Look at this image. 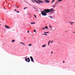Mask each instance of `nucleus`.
<instances>
[{
	"label": "nucleus",
	"instance_id": "obj_25",
	"mask_svg": "<svg viewBox=\"0 0 75 75\" xmlns=\"http://www.w3.org/2000/svg\"><path fill=\"white\" fill-rule=\"evenodd\" d=\"M27 8V7L24 8V9H25V8Z\"/></svg>",
	"mask_w": 75,
	"mask_h": 75
},
{
	"label": "nucleus",
	"instance_id": "obj_11",
	"mask_svg": "<svg viewBox=\"0 0 75 75\" xmlns=\"http://www.w3.org/2000/svg\"><path fill=\"white\" fill-rule=\"evenodd\" d=\"M30 24H35V23H31Z\"/></svg>",
	"mask_w": 75,
	"mask_h": 75
},
{
	"label": "nucleus",
	"instance_id": "obj_47",
	"mask_svg": "<svg viewBox=\"0 0 75 75\" xmlns=\"http://www.w3.org/2000/svg\"><path fill=\"white\" fill-rule=\"evenodd\" d=\"M13 6H14V5Z\"/></svg>",
	"mask_w": 75,
	"mask_h": 75
},
{
	"label": "nucleus",
	"instance_id": "obj_16",
	"mask_svg": "<svg viewBox=\"0 0 75 75\" xmlns=\"http://www.w3.org/2000/svg\"><path fill=\"white\" fill-rule=\"evenodd\" d=\"M45 33H47L48 34H49V33L48 32H45Z\"/></svg>",
	"mask_w": 75,
	"mask_h": 75
},
{
	"label": "nucleus",
	"instance_id": "obj_15",
	"mask_svg": "<svg viewBox=\"0 0 75 75\" xmlns=\"http://www.w3.org/2000/svg\"><path fill=\"white\" fill-rule=\"evenodd\" d=\"M58 3V1H57L56 2V3L55 4H57V3Z\"/></svg>",
	"mask_w": 75,
	"mask_h": 75
},
{
	"label": "nucleus",
	"instance_id": "obj_31",
	"mask_svg": "<svg viewBox=\"0 0 75 75\" xmlns=\"http://www.w3.org/2000/svg\"><path fill=\"white\" fill-rule=\"evenodd\" d=\"M14 11H17V10H16V9L14 10Z\"/></svg>",
	"mask_w": 75,
	"mask_h": 75
},
{
	"label": "nucleus",
	"instance_id": "obj_38",
	"mask_svg": "<svg viewBox=\"0 0 75 75\" xmlns=\"http://www.w3.org/2000/svg\"><path fill=\"white\" fill-rule=\"evenodd\" d=\"M73 23H71V25H73V24H72Z\"/></svg>",
	"mask_w": 75,
	"mask_h": 75
},
{
	"label": "nucleus",
	"instance_id": "obj_26",
	"mask_svg": "<svg viewBox=\"0 0 75 75\" xmlns=\"http://www.w3.org/2000/svg\"><path fill=\"white\" fill-rule=\"evenodd\" d=\"M44 35H47L45 34H44Z\"/></svg>",
	"mask_w": 75,
	"mask_h": 75
},
{
	"label": "nucleus",
	"instance_id": "obj_5",
	"mask_svg": "<svg viewBox=\"0 0 75 75\" xmlns=\"http://www.w3.org/2000/svg\"><path fill=\"white\" fill-rule=\"evenodd\" d=\"M56 6H57V4H55V5L52 6V7H53V8H55Z\"/></svg>",
	"mask_w": 75,
	"mask_h": 75
},
{
	"label": "nucleus",
	"instance_id": "obj_32",
	"mask_svg": "<svg viewBox=\"0 0 75 75\" xmlns=\"http://www.w3.org/2000/svg\"><path fill=\"white\" fill-rule=\"evenodd\" d=\"M23 42H20V43H21V44H23Z\"/></svg>",
	"mask_w": 75,
	"mask_h": 75
},
{
	"label": "nucleus",
	"instance_id": "obj_39",
	"mask_svg": "<svg viewBox=\"0 0 75 75\" xmlns=\"http://www.w3.org/2000/svg\"><path fill=\"white\" fill-rule=\"evenodd\" d=\"M73 33H75V32H73Z\"/></svg>",
	"mask_w": 75,
	"mask_h": 75
},
{
	"label": "nucleus",
	"instance_id": "obj_8",
	"mask_svg": "<svg viewBox=\"0 0 75 75\" xmlns=\"http://www.w3.org/2000/svg\"><path fill=\"white\" fill-rule=\"evenodd\" d=\"M46 47V45H44L42 46V47Z\"/></svg>",
	"mask_w": 75,
	"mask_h": 75
},
{
	"label": "nucleus",
	"instance_id": "obj_28",
	"mask_svg": "<svg viewBox=\"0 0 75 75\" xmlns=\"http://www.w3.org/2000/svg\"><path fill=\"white\" fill-rule=\"evenodd\" d=\"M34 32H35L36 31V30H34Z\"/></svg>",
	"mask_w": 75,
	"mask_h": 75
},
{
	"label": "nucleus",
	"instance_id": "obj_33",
	"mask_svg": "<svg viewBox=\"0 0 75 75\" xmlns=\"http://www.w3.org/2000/svg\"><path fill=\"white\" fill-rule=\"evenodd\" d=\"M28 33H30V31H28Z\"/></svg>",
	"mask_w": 75,
	"mask_h": 75
},
{
	"label": "nucleus",
	"instance_id": "obj_42",
	"mask_svg": "<svg viewBox=\"0 0 75 75\" xmlns=\"http://www.w3.org/2000/svg\"><path fill=\"white\" fill-rule=\"evenodd\" d=\"M34 1H35L36 0H34Z\"/></svg>",
	"mask_w": 75,
	"mask_h": 75
},
{
	"label": "nucleus",
	"instance_id": "obj_24",
	"mask_svg": "<svg viewBox=\"0 0 75 75\" xmlns=\"http://www.w3.org/2000/svg\"><path fill=\"white\" fill-rule=\"evenodd\" d=\"M62 1V0H59V1Z\"/></svg>",
	"mask_w": 75,
	"mask_h": 75
},
{
	"label": "nucleus",
	"instance_id": "obj_17",
	"mask_svg": "<svg viewBox=\"0 0 75 75\" xmlns=\"http://www.w3.org/2000/svg\"><path fill=\"white\" fill-rule=\"evenodd\" d=\"M45 28H47H47H48V27H47V26H45Z\"/></svg>",
	"mask_w": 75,
	"mask_h": 75
},
{
	"label": "nucleus",
	"instance_id": "obj_6",
	"mask_svg": "<svg viewBox=\"0 0 75 75\" xmlns=\"http://www.w3.org/2000/svg\"><path fill=\"white\" fill-rule=\"evenodd\" d=\"M45 3H50V1L48 0L45 1Z\"/></svg>",
	"mask_w": 75,
	"mask_h": 75
},
{
	"label": "nucleus",
	"instance_id": "obj_13",
	"mask_svg": "<svg viewBox=\"0 0 75 75\" xmlns=\"http://www.w3.org/2000/svg\"><path fill=\"white\" fill-rule=\"evenodd\" d=\"M35 2H36V3H38L39 2L38 1H36V0H35Z\"/></svg>",
	"mask_w": 75,
	"mask_h": 75
},
{
	"label": "nucleus",
	"instance_id": "obj_10",
	"mask_svg": "<svg viewBox=\"0 0 75 75\" xmlns=\"http://www.w3.org/2000/svg\"><path fill=\"white\" fill-rule=\"evenodd\" d=\"M14 41H15V40H12V42H14Z\"/></svg>",
	"mask_w": 75,
	"mask_h": 75
},
{
	"label": "nucleus",
	"instance_id": "obj_46",
	"mask_svg": "<svg viewBox=\"0 0 75 75\" xmlns=\"http://www.w3.org/2000/svg\"><path fill=\"white\" fill-rule=\"evenodd\" d=\"M28 25L30 26V25Z\"/></svg>",
	"mask_w": 75,
	"mask_h": 75
},
{
	"label": "nucleus",
	"instance_id": "obj_9",
	"mask_svg": "<svg viewBox=\"0 0 75 75\" xmlns=\"http://www.w3.org/2000/svg\"><path fill=\"white\" fill-rule=\"evenodd\" d=\"M51 42V41H49L48 43V45H49V44H50V42Z\"/></svg>",
	"mask_w": 75,
	"mask_h": 75
},
{
	"label": "nucleus",
	"instance_id": "obj_36",
	"mask_svg": "<svg viewBox=\"0 0 75 75\" xmlns=\"http://www.w3.org/2000/svg\"><path fill=\"white\" fill-rule=\"evenodd\" d=\"M65 62H64V61H63V63H64Z\"/></svg>",
	"mask_w": 75,
	"mask_h": 75
},
{
	"label": "nucleus",
	"instance_id": "obj_21",
	"mask_svg": "<svg viewBox=\"0 0 75 75\" xmlns=\"http://www.w3.org/2000/svg\"><path fill=\"white\" fill-rule=\"evenodd\" d=\"M31 0V1H33V3H35V2H34V1H33V0Z\"/></svg>",
	"mask_w": 75,
	"mask_h": 75
},
{
	"label": "nucleus",
	"instance_id": "obj_7",
	"mask_svg": "<svg viewBox=\"0 0 75 75\" xmlns=\"http://www.w3.org/2000/svg\"><path fill=\"white\" fill-rule=\"evenodd\" d=\"M39 2H40V3H43V1H40Z\"/></svg>",
	"mask_w": 75,
	"mask_h": 75
},
{
	"label": "nucleus",
	"instance_id": "obj_35",
	"mask_svg": "<svg viewBox=\"0 0 75 75\" xmlns=\"http://www.w3.org/2000/svg\"><path fill=\"white\" fill-rule=\"evenodd\" d=\"M16 7H17L18 8V6H16Z\"/></svg>",
	"mask_w": 75,
	"mask_h": 75
},
{
	"label": "nucleus",
	"instance_id": "obj_19",
	"mask_svg": "<svg viewBox=\"0 0 75 75\" xmlns=\"http://www.w3.org/2000/svg\"><path fill=\"white\" fill-rule=\"evenodd\" d=\"M31 44H29V45H29V46H31Z\"/></svg>",
	"mask_w": 75,
	"mask_h": 75
},
{
	"label": "nucleus",
	"instance_id": "obj_22",
	"mask_svg": "<svg viewBox=\"0 0 75 75\" xmlns=\"http://www.w3.org/2000/svg\"><path fill=\"white\" fill-rule=\"evenodd\" d=\"M52 42H53V40L51 41V43H52Z\"/></svg>",
	"mask_w": 75,
	"mask_h": 75
},
{
	"label": "nucleus",
	"instance_id": "obj_23",
	"mask_svg": "<svg viewBox=\"0 0 75 75\" xmlns=\"http://www.w3.org/2000/svg\"><path fill=\"white\" fill-rule=\"evenodd\" d=\"M49 27L50 28H52V26H50Z\"/></svg>",
	"mask_w": 75,
	"mask_h": 75
},
{
	"label": "nucleus",
	"instance_id": "obj_48",
	"mask_svg": "<svg viewBox=\"0 0 75 75\" xmlns=\"http://www.w3.org/2000/svg\"><path fill=\"white\" fill-rule=\"evenodd\" d=\"M13 6H14V5Z\"/></svg>",
	"mask_w": 75,
	"mask_h": 75
},
{
	"label": "nucleus",
	"instance_id": "obj_41",
	"mask_svg": "<svg viewBox=\"0 0 75 75\" xmlns=\"http://www.w3.org/2000/svg\"><path fill=\"white\" fill-rule=\"evenodd\" d=\"M39 3V4H40V3L39 2V3Z\"/></svg>",
	"mask_w": 75,
	"mask_h": 75
},
{
	"label": "nucleus",
	"instance_id": "obj_20",
	"mask_svg": "<svg viewBox=\"0 0 75 75\" xmlns=\"http://www.w3.org/2000/svg\"><path fill=\"white\" fill-rule=\"evenodd\" d=\"M34 16L35 17V18H36L37 17L35 15H34Z\"/></svg>",
	"mask_w": 75,
	"mask_h": 75
},
{
	"label": "nucleus",
	"instance_id": "obj_37",
	"mask_svg": "<svg viewBox=\"0 0 75 75\" xmlns=\"http://www.w3.org/2000/svg\"><path fill=\"white\" fill-rule=\"evenodd\" d=\"M37 1H40V0H37Z\"/></svg>",
	"mask_w": 75,
	"mask_h": 75
},
{
	"label": "nucleus",
	"instance_id": "obj_45",
	"mask_svg": "<svg viewBox=\"0 0 75 75\" xmlns=\"http://www.w3.org/2000/svg\"><path fill=\"white\" fill-rule=\"evenodd\" d=\"M0 25H1V24H0Z\"/></svg>",
	"mask_w": 75,
	"mask_h": 75
},
{
	"label": "nucleus",
	"instance_id": "obj_14",
	"mask_svg": "<svg viewBox=\"0 0 75 75\" xmlns=\"http://www.w3.org/2000/svg\"><path fill=\"white\" fill-rule=\"evenodd\" d=\"M54 1H55V0H53L52 2V3H53V2H54Z\"/></svg>",
	"mask_w": 75,
	"mask_h": 75
},
{
	"label": "nucleus",
	"instance_id": "obj_43",
	"mask_svg": "<svg viewBox=\"0 0 75 75\" xmlns=\"http://www.w3.org/2000/svg\"><path fill=\"white\" fill-rule=\"evenodd\" d=\"M4 8L5 9H6V8Z\"/></svg>",
	"mask_w": 75,
	"mask_h": 75
},
{
	"label": "nucleus",
	"instance_id": "obj_12",
	"mask_svg": "<svg viewBox=\"0 0 75 75\" xmlns=\"http://www.w3.org/2000/svg\"><path fill=\"white\" fill-rule=\"evenodd\" d=\"M69 23H72L73 24H74V22H69Z\"/></svg>",
	"mask_w": 75,
	"mask_h": 75
},
{
	"label": "nucleus",
	"instance_id": "obj_3",
	"mask_svg": "<svg viewBox=\"0 0 75 75\" xmlns=\"http://www.w3.org/2000/svg\"><path fill=\"white\" fill-rule=\"evenodd\" d=\"M30 58L31 60V61L33 62L34 61V59H33V57L30 56Z\"/></svg>",
	"mask_w": 75,
	"mask_h": 75
},
{
	"label": "nucleus",
	"instance_id": "obj_44",
	"mask_svg": "<svg viewBox=\"0 0 75 75\" xmlns=\"http://www.w3.org/2000/svg\"><path fill=\"white\" fill-rule=\"evenodd\" d=\"M35 33H37V32H35Z\"/></svg>",
	"mask_w": 75,
	"mask_h": 75
},
{
	"label": "nucleus",
	"instance_id": "obj_29",
	"mask_svg": "<svg viewBox=\"0 0 75 75\" xmlns=\"http://www.w3.org/2000/svg\"><path fill=\"white\" fill-rule=\"evenodd\" d=\"M23 45H25V44H24V43H23V44H22Z\"/></svg>",
	"mask_w": 75,
	"mask_h": 75
},
{
	"label": "nucleus",
	"instance_id": "obj_34",
	"mask_svg": "<svg viewBox=\"0 0 75 75\" xmlns=\"http://www.w3.org/2000/svg\"><path fill=\"white\" fill-rule=\"evenodd\" d=\"M52 53H53V52H51V54H52Z\"/></svg>",
	"mask_w": 75,
	"mask_h": 75
},
{
	"label": "nucleus",
	"instance_id": "obj_30",
	"mask_svg": "<svg viewBox=\"0 0 75 75\" xmlns=\"http://www.w3.org/2000/svg\"><path fill=\"white\" fill-rule=\"evenodd\" d=\"M51 18H52V16H50Z\"/></svg>",
	"mask_w": 75,
	"mask_h": 75
},
{
	"label": "nucleus",
	"instance_id": "obj_2",
	"mask_svg": "<svg viewBox=\"0 0 75 75\" xmlns=\"http://www.w3.org/2000/svg\"><path fill=\"white\" fill-rule=\"evenodd\" d=\"M25 61L26 62H30V58H28L25 59Z\"/></svg>",
	"mask_w": 75,
	"mask_h": 75
},
{
	"label": "nucleus",
	"instance_id": "obj_27",
	"mask_svg": "<svg viewBox=\"0 0 75 75\" xmlns=\"http://www.w3.org/2000/svg\"><path fill=\"white\" fill-rule=\"evenodd\" d=\"M17 12L18 13H20V11H17Z\"/></svg>",
	"mask_w": 75,
	"mask_h": 75
},
{
	"label": "nucleus",
	"instance_id": "obj_4",
	"mask_svg": "<svg viewBox=\"0 0 75 75\" xmlns=\"http://www.w3.org/2000/svg\"><path fill=\"white\" fill-rule=\"evenodd\" d=\"M5 27L6 28H10V27H8V26L6 25H5Z\"/></svg>",
	"mask_w": 75,
	"mask_h": 75
},
{
	"label": "nucleus",
	"instance_id": "obj_40",
	"mask_svg": "<svg viewBox=\"0 0 75 75\" xmlns=\"http://www.w3.org/2000/svg\"><path fill=\"white\" fill-rule=\"evenodd\" d=\"M42 35H44V34H42Z\"/></svg>",
	"mask_w": 75,
	"mask_h": 75
},
{
	"label": "nucleus",
	"instance_id": "obj_1",
	"mask_svg": "<svg viewBox=\"0 0 75 75\" xmlns=\"http://www.w3.org/2000/svg\"><path fill=\"white\" fill-rule=\"evenodd\" d=\"M53 10H54L53 8H51L50 9H45L44 10V11H42L41 12V13L42 16H47V14L46 13H52L53 12Z\"/></svg>",
	"mask_w": 75,
	"mask_h": 75
},
{
	"label": "nucleus",
	"instance_id": "obj_18",
	"mask_svg": "<svg viewBox=\"0 0 75 75\" xmlns=\"http://www.w3.org/2000/svg\"><path fill=\"white\" fill-rule=\"evenodd\" d=\"M45 28H43L42 30H45Z\"/></svg>",
	"mask_w": 75,
	"mask_h": 75
}]
</instances>
